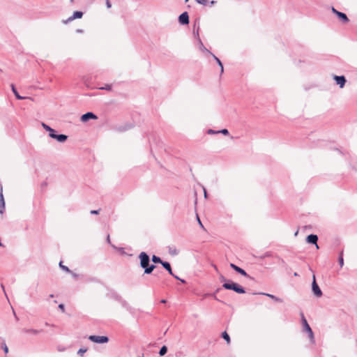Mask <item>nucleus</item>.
I'll return each mask as SVG.
<instances>
[{"instance_id":"1","label":"nucleus","mask_w":357,"mask_h":357,"mask_svg":"<svg viewBox=\"0 0 357 357\" xmlns=\"http://www.w3.org/2000/svg\"><path fill=\"white\" fill-rule=\"evenodd\" d=\"M140 260V266L144 270V274H151L156 268L154 264H149L150 257L144 252H142L139 255Z\"/></svg>"},{"instance_id":"2","label":"nucleus","mask_w":357,"mask_h":357,"mask_svg":"<svg viewBox=\"0 0 357 357\" xmlns=\"http://www.w3.org/2000/svg\"><path fill=\"white\" fill-rule=\"evenodd\" d=\"M222 287L225 289L233 290L234 291L238 294H245V291L244 288L241 286L231 281H227V282H224L222 284Z\"/></svg>"},{"instance_id":"3","label":"nucleus","mask_w":357,"mask_h":357,"mask_svg":"<svg viewBox=\"0 0 357 357\" xmlns=\"http://www.w3.org/2000/svg\"><path fill=\"white\" fill-rule=\"evenodd\" d=\"M302 322L303 324L304 330L308 333L309 338L310 340V342L314 344L315 342L314 340V336L312 330L311 329L310 326H309L307 320L304 317L303 314H302Z\"/></svg>"},{"instance_id":"4","label":"nucleus","mask_w":357,"mask_h":357,"mask_svg":"<svg viewBox=\"0 0 357 357\" xmlns=\"http://www.w3.org/2000/svg\"><path fill=\"white\" fill-rule=\"evenodd\" d=\"M89 340L98 344L107 343L109 338L107 336L90 335Z\"/></svg>"},{"instance_id":"5","label":"nucleus","mask_w":357,"mask_h":357,"mask_svg":"<svg viewBox=\"0 0 357 357\" xmlns=\"http://www.w3.org/2000/svg\"><path fill=\"white\" fill-rule=\"evenodd\" d=\"M312 290L314 294L317 297H321L322 296V291L320 289V288H319V285L317 284V283L316 282L315 276L314 275H313V282L312 283Z\"/></svg>"},{"instance_id":"6","label":"nucleus","mask_w":357,"mask_h":357,"mask_svg":"<svg viewBox=\"0 0 357 357\" xmlns=\"http://www.w3.org/2000/svg\"><path fill=\"white\" fill-rule=\"evenodd\" d=\"M333 79L340 88H343L344 86L347 82L344 76L334 75Z\"/></svg>"},{"instance_id":"7","label":"nucleus","mask_w":357,"mask_h":357,"mask_svg":"<svg viewBox=\"0 0 357 357\" xmlns=\"http://www.w3.org/2000/svg\"><path fill=\"white\" fill-rule=\"evenodd\" d=\"M178 22L181 24L183 25L189 24V15L187 12H184L179 15Z\"/></svg>"},{"instance_id":"8","label":"nucleus","mask_w":357,"mask_h":357,"mask_svg":"<svg viewBox=\"0 0 357 357\" xmlns=\"http://www.w3.org/2000/svg\"><path fill=\"white\" fill-rule=\"evenodd\" d=\"M230 267L233 268L235 271L240 273L241 275L249 278L250 279H252V277L248 275V273L241 268L238 267V266L235 265L234 264H230Z\"/></svg>"},{"instance_id":"9","label":"nucleus","mask_w":357,"mask_h":357,"mask_svg":"<svg viewBox=\"0 0 357 357\" xmlns=\"http://www.w3.org/2000/svg\"><path fill=\"white\" fill-rule=\"evenodd\" d=\"M98 117L96 114H94L93 112H86L82 115L81 116V121L82 122H86L89 119H97Z\"/></svg>"},{"instance_id":"10","label":"nucleus","mask_w":357,"mask_h":357,"mask_svg":"<svg viewBox=\"0 0 357 357\" xmlns=\"http://www.w3.org/2000/svg\"><path fill=\"white\" fill-rule=\"evenodd\" d=\"M318 236L316 234H310L306 238V241L310 244H314L316 248L319 249V246L317 245Z\"/></svg>"},{"instance_id":"11","label":"nucleus","mask_w":357,"mask_h":357,"mask_svg":"<svg viewBox=\"0 0 357 357\" xmlns=\"http://www.w3.org/2000/svg\"><path fill=\"white\" fill-rule=\"evenodd\" d=\"M83 13L82 11H75L73 15L68 17L66 20L63 21L64 24L70 22L75 19H79L82 17Z\"/></svg>"},{"instance_id":"12","label":"nucleus","mask_w":357,"mask_h":357,"mask_svg":"<svg viewBox=\"0 0 357 357\" xmlns=\"http://www.w3.org/2000/svg\"><path fill=\"white\" fill-rule=\"evenodd\" d=\"M50 137L52 139H55L59 142H64L68 139V136L63 134L57 135L56 132L54 134H50Z\"/></svg>"},{"instance_id":"13","label":"nucleus","mask_w":357,"mask_h":357,"mask_svg":"<svg viewBox=\"0 0 357 357\" xmlns=\"http://www.w3.org/2000/svg\"><path fill=\"white\" fill-rule=\"evenodd\" d=\"M5 210V201L3 195L2 187H0V214H3Z\"/></svg>"},{"instance_id":"14","label":"nucleus","mask_w":357,"mask_h":357,"mask_svg":"<svg viewBox=\"0 0 357 357\" xmlns=\"http://www.w3.org/2000/svg\"><path fill=\"white\" fill-rule=\"evenodd\" d=\"M258 294H261V295H264V296H266L269 298H271V299H273L274 301L275 302H279V303H282L283 301L282 299L273 295V294H268V293H258Z\"/></svg>"},{"instance_id":"15","label":"nucleus","mask_w":357,"mask_h":357,"mask_svg":"<svg viewBox=\"0 0 357 357\" xmlns=\"http://www.w3.org/2000/svg\"><path fill=\"white\" fill-rule=\"evenodd\" d=\"M165 269H166L169 273L172 275H174V273H172L171 265L169 262L162 261L160 264Z\"/></svg>"},{"instance_id":"16","label":"nucleus","mask_w":357,"mask_h":357,"mask_svg":"<svg viewBox=\"0 0 357 357\" xmlns=\"http://www.w3.org/2000/svg\"><path fill=\"white\" fill-rule=\"evenodd\" d=\"M198 40H199V50L202 52H206V53H208V54L211 55L213 53H211L208 50H207L204 47V44L202 43V40H201V39L199 38H198Z\"/></svg>"},{"instance_id":"17","label":"nucleus","mask_w":357,"mask_h":357,"mask_svg":"<svg viewBox=\"0 0 357 357\" xmlns=\"http://www.w3.org/2000/svg\"><path fill=\"white\" fill-rule=\"evenodd\" d=\"M11 89H12V91H13V93L15 94V96L17 99H18V100H24V99L26 98V97L21 96L18 93L17 89H15V86L13 84H11Z\"/></svg>"},{"instance_id":"18","label":"nucleus","mask_w":357,"mask_h":357,"mask_svg":"<svg viewBox=\"0 0 357 357\" xmlns=\"http://www.w3.org/2000/svg\"><path fill=\"white\" fill-rule=\"evenodd\" d=\"M337 17L340 18L341 21H342L344 23L349 22V18L347 17V15L344 13H337Z\"/></svg>"},{"instance_id":"19","label":"nucleus","mask_w":357,"mask_h":357,"mask_svg":"<svg viewBox=\"0 0 357 357\" xmlns=\"http://www.w3.org/2000/svg\"><path fill=\"white\" fill-rule=\"evenodd\" d=\"M42 126L46 131L49 132L50 137V134H54L56 132L53 128H52L50 126L45 124V123H42Z\"/></svg>"},{"instance_id":"20","label":"nucleus","mask_w":357,"mask_h":357,"mask_svg":"<svg viewBox=\"0 0 357 357\" xmlns=\"http://www.w3.org/2000/svg\"><path fill=\"white\" fill-rule=\"evenodd\" d=\"M211 56L213 57V59L215 60V61L217 62V64H218V66H220V73L222 74L223 72H224V68H223V65H222V63L221 62V61L215 56L213 54H211Z\"/></svg>"},{"instance_id":"21","label":"nucleus","mask_w":357,"mask_h":357,"mask_svg":"<svg viewBox=\"0 0 357 357\" xmlns=\"http://www.w3.org/2000/svg\"><path fill=\"white\" fill-rule=\"evenodd\" d=\"M23 331L26 333H31L33 335H37L40 333L42 331H38L36 329H23Z\"/></svg>"},{"instance_id":"22","label":"nucleus","mask_w":357,"mask_h":357,"mask_svg":"<svg viewBox=\"0 0 357 357\" xmlns=\"http://www.w3.org/2000/svg\"><path fill=\"white\" fill-rule=\"evenodd\" d=\"M151 260L155 264H161L162 260L156 255H153L151 257Z\"/></svg>"},{"instance_id":"23","label":"nucleus","mask_w":357,"mask_h":357,"mask_svg":"<svg viewBox=\"0 0 357 357\" xmlns=\"http://www.w3.org/2000/svg\"><path fill=\"white\" fill-rule=\"evenodd\" d=\"M222 337L223 339H225L227 344H229L230 343V337H229V335L227 334V333L226 331L223 332L222 334Z\"/></svg>"},{"instance_id":"24","label":"nucleus","mask_w":357,"mask_h":357,"mask_svg":"<svg viewBox=\"0 0 357 357\" xmlns=\"http://www.w3.org/2000/svg\"><path fill=\"white\" fill-rule=\"evenodd\" d=\"M167 347H166V346H162V347L160 348V351H159V354H160V356H164V355L167 353Z\"/></svg>"},{"instance_id":"25","label":"nucleus","mask_w":357,"mask_h":357,"mask_svg":"<svg viewBox=\"0 0 357 357\" xmlns=\"http://www.w3.org/2000/svg\"><path fill=\"white\" fill-rule=\"evenodd\" d=\"M87 351V349L86 348H80L78 351H77V354L79 355V356H83V354L84 353H86Z\"/></svg>"},{"instance_id":"26","label":"nucleus","mask_w":357,"mask_h":357,"mask_svg":"<svg viewBox=\"0 0 357 357\" xmlns=\"http://www.w3.org/2000/svg\"><path fill=\"white\" fill-rule=\"evenodd\" d=\"M339 264H340V267H342L343 265H344V259H343V257H342V252H341V253L340 255V257H339Z\"/></svg>"},{"instance_id":"27","label":"nucleus","mask_w":357,"mask_h":357,"mask_svg":"<svg viewBox=\"0 0 357 357\" xmlns=\"http://www.w3.org/2000/svg\"><path fill=\"white\" fill-rule=\"evenodd\" d=\"M99 89L101 90L110 91L112 89V86L110 84H106L105 86L100 87Z\"/></svg>"},{"instance_id":"28","label":"nucleus","mask_w":357,"mask_h":357,"mask_svg":"<svg viewBox=\"0 0 357 357\" xmlns=\"http://www.w3.org/2000/svg\"><path fill=\"white\" fill-rule=\"evenodd\" d=\"M59 266H60V267H61L63 271H66V272H70V269H69L67 266H66L63 265L61 261L59 263Z\"/></svg>"},{"instance_id":"29","label":"nucleus","mask_w":357,"mask_h":357,"mask_svg":"<svg viewBox=\"0 0 357 357\" xmlns=\"http://www.w3.org/2000/svg\"><path fill=\"white\" fill-rule=\"evenodd\" d=\"M217 132L218 133H222L223 135H228L229 134V131L227 129H222L221 130H218L217 131Z\"/></svg>"},{"instance_id":"30","label":"nucleus","mask_w":357,"mask_h":357,"mask_svg":"<svg viewBox=\"0 0 357 357\" xmlns=\"http://www.w3.org/2000/svg\"><path fill=\"white\" fill-rule=\"evenodd\" d=\"M207 133L209 134V135H214V134H218V132H217V131L213 130L212 129H208L207 130Z\"/></svg>"},{"instance_id":"31","label":"nucleus","mask_w":357,"mask_h":357,"mask_svg":"<svg viewBox=\"0 0 357 357\" xmlns=\"http://www.w3.org/2000/svg\"><path fill=\"white\" fill-rule=\"evenodd\" d=\"M2 349H3L4 352L6 354L8 352V347L5 343L2 344Z\"/></svg>"},{"instance_id":"32","label":"nucleus","mask_w":357,"mask_h":357,"mask_svg":"<svg viewBox=\"0 0 357 357\" xmlns=\"http://www.w3.org/2000/svg\"><path fill=\"white\" fill-rule=\"evenodd\" d=\"M100 212V209L98 210H92L90 211V213L92 215H98Z\"/></svg>"},{"instance_id":"33","label":"nucleus","mask_w":357,"mask_h":357,"mask_svg":"<svg viewBox=\"0 0 357 357\" xmlns=\"http://www.w3.org/2000/svg\"><path fill=\"white\" fill-rule=\"evenodd\" d=\"M220 280L221 282H227L226 278H225V276H223L222 275H220Z\"/></svg>"},{"instance_id":"34","label":"nucleus","mask_w":357,"mask_h":357,"mask_svg":"<svg viewBox=\"0 0 357 357\" xmlns=\"http://www.w3.org/2000/svg\"><path fill=\"white\" fill-rule=\"evenodd\" d=\"M59 308L62 311L64 312L65 306L63 304L61 303L59 305Z\"/></svg>"},{"instance_id":"35","label":"nucleus","mask_w":357,"mask_h":357,"mask_svg":"<svg viewBox=\"0 0 357 357\" xmlns=\"http://www.w3.org/2000/svg\"><path fill=\"white\" fill-rule=\"evenodd\" d=\"M106 6L107 8H110L112 7V4L109 0H106Z\"/></svg>"},{"instance_id":"36","label":"nucleus","mask_w":357,"mask_h":357,"mask_svg":"<svg viewBox=\"0 0 357 357\" xmlns=\"http://www.w3.org/2000/svg\"><path fill=\"white\" fill-rule=\"evenodd\" d=\"M172 276H173L174 278H176V279H177V280H179L182 283H185V281L184 280H182V279L179 278L178 276L175 275L174 274V275H172Z\"/></svg>"},{"instance_id":"37","label":"nucleus","mask_w":357,"mask_h":357,"mask_svg":"<svg viewBox=\"0 0 357 357\" xmlns=\"http://www.w3.org/2000/svg\"><path fill=\"white\" fill-rule=\"evenodd\" d=\"M196 1H197L198 3H200V4H205V3H206V0H196Z\"/></svg>"},{"instance_id":"38","label":"nucleus","mask_w":357,"mask_h":357,"mask_svg":"<svg viewBox=\"0 0 357 357\" xmlns=\"http://www.w3.org/2000/svg\"><path fill=\"white\" fill-rule=\"evenodd\" d=\"M332 11L333 13L336 14L337 15V13H340V11L335 9L333 7L332 8Z\"/></svg>"},{"instance_id":"39","label":"nucleus","mask_w":357,"mask_h":357,"mask_svg":"<svg viewBox=\"0 0 357 357\" xmlns=\"http://www.w3.org/2000/svg\"><path fill=\"white\" fill-rule=\"evenodd\" d=\"M107 243H111V241H110V237H109V235H108V236H107Z\"/></svg>"},{"instance_id":"40","label":"nucleus","mask_w":357,"mask_h":357,"mask_svg":"<svg viewBox=\"0 0 357 357\" xmlns=\"http://www.w3.org/2000/svg\"><path fill=\"white\" fill-rule=\"evenodd\" d=\"M171 253H172V255H176V254H177V252H176V250H172V252H171Z\"/></svg>"},{"instance_id":"41","label":"nucleus","mask_w":357,"mask_h":357,"mask_svg":"<svg viewBox=\"0 0 357 357\" xmlns=\"http://www.w3.org/2000/svg\"><path fill=\"white\" fill-rule=\"evenodd\" d=\"M77 33H82L83 32V30L82 29H77L76 31Z\"/></svg>"},{"instance_id":"42","label":"nucleus","mask_w":357,"mask_h":357,"mask_svg":"<svg viewBox=\"0 0 357 357\" xmlns=\"http://www.w3.org/2000/svg\"><path fill=\"white\" fill-rule=\"evenodd\" d=\"M197 220H198V221H199V224L202 227H203V225H202V222H201V221H200V220H199V217H198V216H197Z\"/></svg>"},{"instance_id":"43","label":"nucleus","mask_w":357,"mask_h":357,"mask_svg":"<svg viewBox=\"0 0 357 357\" xmlns=\"http://www.w3.org/2000/svg\"><path fill=\"white\" fill-rule=\"evenodd\" d=\"M167 301L165 299H162L160 301V303H166Z\"/></svg>"},{"instance_id":"44","label":"nucleus","mask_w":357,"mask_h":357,"mask_svg":"<svg viewBox=\"0 0 357 357\" xmlns=\"http://www.w3.org/2000/svg\"><path fill=\"white\" fill-rule=\"evenodd\" d=\"M204 197H206V196H207L206 191L205 189H204Z\"/></svg>"},{"instance_id":"45","label":"nucleus","mask_w":357,"mask_h":357,"mask_svg":"<svg viewBox=\"0 0 357 357\" xmlns=\"http://www.w3.org/2000/svg\"><path fill=\"white\" fill-rule=\"evenodd\" d=\"M204 197H206V196H207L206 191L205 189H204Z\"/></svg>"},{"instance_id":"46","label":"nucleus","mask_w":357,"mask_h":357,"mask_svg":"<svg viewBox=\"0 0 357 357\" xmlns=\"http://www.w3.org/2000/svg\"><path fill=\"white\" fill-rule=\"evenodd\" d=\"M213 266L214 267V269H215L216 271H218V268H217V266H216L215 265H213Z\"/></svg>"},{"instance_id":"47","label":"nucleus","mask_w":357,"mask_h":357,"mask_svg":"<svg viewBox=\"0 0 357 357\" xmlns=\"http://www.w3.org/2000/svg\"><path fill=\"white\" fill-rule=\"evenodd\" d=\"M213 266L214 267V269H215L216 271H218V268H217V266H216L215 265H213Z\"/></svg>"},{"instance_id":"48","label":"nucleus","mask_w":357,"mask_h":357,"mask_svg":"<svg viewBox=\"0 0 357 357\" xmlns=\"http://www.w3.org/2000/svg\"><path fill=\"white\" fill-rule=\"evenodd\" d=\"M294 276H298V273H294Z\"/></svg>"},{"instance_id":"49","label":"nucleus","mask_w":357,"mask_h":357,"mask_svg":"<svg viewBox=\"0 0 357 357\" xmlns=\"http://www.w3.org/2000/svg\"><path fill=\"white\" fill-rule=\"evenodd\" d=\"M50 298H52V297H54V295H53V294H51V295H50Z\"/></svg>"},{"instance_id":"50","label":"nucleus","mask_w":357,"mask_h":357,"mask_svg":"<svg viewBox=\"0 0 357 357\" xmlns=\"http://www.w3.org/2000/svg\"><path fill=\"white\" fill-rule=\"evenodd\" d=\"M1 287H2V289L4 290V287H3V284H1Z\"/></svg>"}]
</instances>
